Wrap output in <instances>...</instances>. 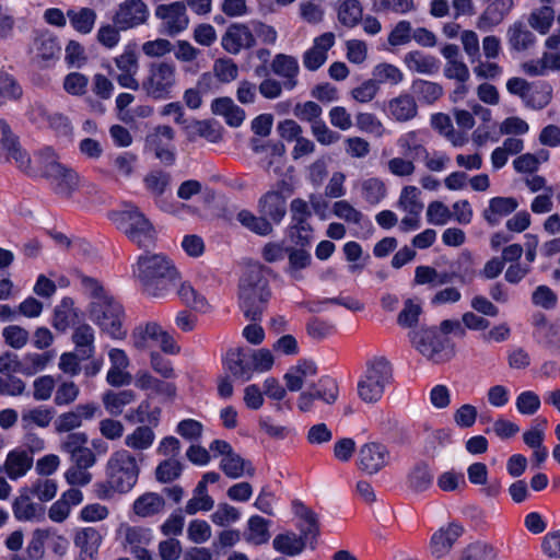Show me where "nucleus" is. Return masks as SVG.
I'll return each mask as SVG.
<instances>
[{"mask_svg":"<svg viewBox=\"0 0 560 560\" xmlns=\"http://www.w3.org/2000/svg\"><path fill=\"white\" fill-rule=\"evenodd\" d=\"M141 462V455L125 448L112 453L105 465L106 479L93 486L95 497L108 501L115 494L129 493L138 482Z\"/></svg>","mask_w":560,"mask_h":560,"instance_id":"nucleus-1","label":"nucleus"},{"mask_svg":"<svg viewBox=\"0 0 560 560\" xmlns=\"http://www.w3.org/2000/svg\"><path fill=\"white\" fill-rule=\"evenodd\" d=\"M133 275L141 282L144 292L152 298H165L179 279V273L163 254H143L133 266Z\"/></svg>","mask_w":560,"mask_h":560,"instance_id":"nucleus-2","label":"nucleus"},{"mask_svg":"<svg viewBox=\"0 0 560 560\" xmlns=\"http://www.w3.org/2000/svg\"><path fill=\"white\" fill-rule=\"evenodd\" d=\"M83 284L93 298L90 306L91 320L110 337H124L126 331L122 329L120 304L109 296L96 280L86 278Z\"/></svg>","mask_w":560,"mask_h":560,"instance_id":"nucleus-3","label":"nucleus"},{"mask_svg":"<svg viewBox=\"0 0 560 560\" xmlns=\"http://www.w3.org/2000/svg\"><path fill=\"white\" fill-rule=\"evenodd\" d=\"M269 298L270 290L262 266H249L240 283V304L245 317L259 319Z\"/></svg>","mask_w":560,"mask_h":560,"instance_id":"nucleus-4","label":"nucleus"},{"mask_svg":"<svg viewBox=\"0 0 560 560\" xmlns=\"http://www.w3.org/2000/svg\"><path fill=\"white\" fill-rule=\"evenodd\" d=\"M109 219L118 230L140 247L150 246L155 240V229L149 219L133 205L110 212Z\"/></svg>","mask_w":560,"mask_h":560,"instance_id":"nucleus-5","label":"nucleus"},{"mask_svg":"<svg viewBox=\"0 0 560 560\" xmlns=\"http://www.w3.org/2000/svg\"><path fill=\"white\" fill-rule=\"evenodd\" d=\"M176 84L177 71L175 63L160 60L149 63L140 86L149 97L162 101L172 97Z\"/></svg>","mask_w":560,"mask_h":560,"instance_id":"nucleus-6","label":"nucleus"},{"mask_svg":"<svg viewBox=\"0 0 560 560\" xmlns=\"http://www.w3.org/2000/svg\"><path fill=\"white\" fill-rule=\"evenodd\" d=\"M392 380V366L385 358L368 362L366 370L358 382V395L366 404L378 401Z\"/></svg>","mask_w":560,"mask_h":560,"instance_id":"nucleus-7","label":"nucleus"},{"mask_svg":"<svg viewBox=\"0 0 560 560\" xmlns=\"http://www.w3.org/2000/svg\"><path fill=\"white\" fill-rule=\"evenodd\" d=\"M130 342L133 348L140 351L150 350L154 346H159L167 354L174 355L180 352V347L173 336L155 322L138 325L131 332Z\"/></svg>","mask_w":560,"mask_h":560,"instance_id":"nucleus-8","label":"nucleus"},{"mask_svg":"<svg viewBox=\"0 0 560 560\" xmlns=\"http://www.w3.org/2000/svg\"><path fill=\"white\" fill-rule=\"evenodd\" d=\"M154 13L161 20V33L163 34L175 36L188 27L189 18L184 2L160 4L155 8Z\"/></svg>","mask_w":560,"mask_h":560,"instance_id":"nucleus-9","label":"nucleus"},{"mask_svg":"<svg viewBox=\"0 0 560 560\" xmlns=\"http://www.w3.org/2000/svg\"><path fill=\"white\" fill-rule=\"evenodd\" d=\"M338 395L339 389L337 382L329 376H324L312 387L300 394L298 408L303 412L311 411L316 399L331 405L337 400Z\"/></svg>","mask_w":560,"mask_h":560,"instance_id":"nucleus-10","label":"nucleus"},{"mask_svg":"<svg viewBox=\"0 0 560 560\" xmlns=\"http://www.w3.org/2000/svg\"><path fill=\"white\" fill-rule=\"evenodd\" d=\"M174 130L168 126H158L145 138L144 148L165 165L175 162Z\"/></svg>","mask_w":560,"mask_h":560,"instance_id":"nucleus-11","label":"nucleus"},{"mask_svg":"<svg viewBox=\"0 0 560 560\" xmlns=\"http://www.w3.org/2000/svg\"><path fill=\"white\" fill-rule=\"evenodd\" d=\"M115 65L119 71L116 77L121 88L138 90L140 83L137 80L139 71V60L136 44H128L124 47V51L115 58Z\"/></svg>","mask_w":560,"mask_h":560,"instance_id":"nucleus-12","label":"nucleus"},{"mask_svg":"<svg viewBox=\"0 0 560 560\" xmlns=\"http://www.w3.org/2000/svg\"><path fill=\"white\" fill-rule=\"evenodd\" d=\"M148 5L142 0H125L113 18L114 24L121 31H127L147 22Z\"/></svg>","mask_w":560,"mask_h":560,"instance_id":"nucleus-13","label":"nucleus"},{"mask_svg":"<svg viewBox=\"0 0 560 560\" xmlns=\"http://www.w3.org/2000/svg\"><path fill=\"white\" fill-rule=\"evenodd\" d=\"M336 44V35L332 32H325L313 38L311 47H308L302 56L303 66L308 71H316L328 59V51Z\"/></svg>","mask_w":560,"mask_h":560,"instance_id":"nucleus-14","label":"nucleus"},{"mask_svg":"<svg viewBox=\"0 0 560 560\" xmlns=\"http://www.w3.org/2000/svg\"><path fill=\"white\" fill-rule=\"evenodd\" d=\"M34 464V456L26 448L18 446L8 452L0 471H3L8 479L15 481L27 475Z\"/></svg>","mask_w":560,"mask_h":560,"instance_id":"nucleus-15","label":"nucleus"},{"mask_svg":"<svg viewBox=\"0 0 560 560\" xmlns=\"http://www.w3.org/2000/svg\"><path fill=\"white\" fill-rule=\"evenodd\" d=\"M413 347L428 360L440 362L444 348L438 331L433 328H421L410 334Z\"/></svg>","mask_w":560,"mask_h":560,"instance_id":"nucleus-16","label":"nucleus"},{"mask_svg":"<svg viewBox=\"0 0 560 560\" xmlns=\"http://www.w3.org/2000/svg\"><path fill=\"white\" fill-rule=\"evenodd\" d=\"M463 535V527L456 523H451L436 530L430 539L429 551L434 559L446 557L456 540Z\"/></svg>","mask_w":560,"mask_h":560,"instance_id":"nucleus-17","label":"nucleus"},{"mask_svg":"<svg viewBox=\"0 0 560 560\" xmlns=\"http://www.w3.org/2000/svg\"><path fill=\"white\" fill-rule=\"evenodd\" d=\"M389 462L385 445L371 442L361 446L358 455L359 467L368 474H376Z\"/></svg>","mask_w":560,"mask_h":560,"instance_id":"nucleus-18","label":"nucleus"},{"mask_svg":"<svg viewBox=\"0 0 560 560\" xmlns=\"http://www.w3.org/2000/svg\"><path fill=\"white\" fill-rule=\"evenodd\" d=\"M383 110L390 120L407 122L418 115V105L413 95L402 92L390 98Z\"/></svg>","mask_w":560,"mask_h":560,"instance_id":"nucleus-19","label":"nucleus"},{"mask_svg":"<svg viewBox=\"0 0 560 560\" xmlns=\"http://www.w3.org/2000/svg\"><path fill=\"white\" fill-rule=\"evenodd\" d=\"M27 487L19 490V495L12 502V512L20 522H40L45 518V508L34 502Z\"/></svg>","mask_w":560,"mask_h":560,"instance_id":"nucleus-20","label":"nucleus"},{"mask_svg":"<svg viewBox=\"0 0 560 560\" xmlns=\"http://www.w3.org/2000/svg\"><path fill=\"white\" fill-rule=\"evenodd\" d=\"M98 411L96 404L78 405L73 410L63 412L55 421V429L59 433L71 432L80 428L84 420L93 419Z\"/></svg>","mask_w":560,"mask_h":560,"instance_id":"nucleus-21","label":"nucleus"},{"mask_svg":"<svg viewBox=\"0 0 560 560\" xmlns=\"http://www.w3.org/2000/svg\"><path fill=\"white\" fill-rule=\"evenodd\" d=\"M83 492L78 488L63 491L48 509V517L54 523H63L68 520L73 508L83 502Z\"/></svg>","mask_w":560,"mask_h":560,"instance_id":"nucleus-22","label":"nucleus"},{"mask_svg":"<svg viewBox=\"0 0 560 560\" xmlns=\"http://www.w3.org/2000/svg\"><path fill=\"white\" fill-rule=\"evenodd\" d=\"M255 44V37L245 24L235 23L228 27L222 36L221 45L224 50L236 55L242 49L250 48Z\"/></svg>","mask_w":560,"mask_h":560,"instance_id":"nucleus-23","label":"nucleus"},{"mask_svg":"<svg viewBox=\"0 0 560 560\" xmlns=\"http://www.w3.org/2000/svg\"><path fill=\"white\" fill-rule=\"evenodd\" d=\"M270 67L272 72L282 79L284 90L292 91L296 88L300 66L295 57L278 54L273 57Z\"/></svg>","mask_w":560,"mask_h":560,"instance_id":"nucleus-24","label":"nucleus"},{"mask_svg":"<svg viewBox=\"0 0 560 560\" xmlns=\"http://www.w3.org/2000/svg\"><path fill=\"white\" fill-rule=\"evenodd\" d=\"M428 138L429 133L425 129L409 130L397 138L396 144L402 155L415 160L427 154Z\"/></svg>","mask_w":560,"mask_h":560,"instance_id":"nucleus-25","label":"nucleus"},{"mask_svg":"<svg viewBox=\"0 0 560 560\" xmlns=\"http://www.w3.org/2000/svg\"><path fill=\"white\" fill-rule=\"evenodd\" d=\"M170 182V174L162 171L150 172L143 178L145 189L152 195L156 206L165 212H174V205L163 198Z\"/></svg>","mask_w":560,"mask_h":560,"instance_id":"nucleus-26","label":"nucleus"},{"mask_svg":"<svg viewBox=\"0 0 560 560\" xmlns=\"http://www.w3.org/2000/svg\"><path fill=\"white\" fill-rule=\"evenodd\" d=\"M316 374L317 366L313 361L300 360L287 371L283 378L290 392H299L304 384L315 377Z\"/></svg>","mask_w":560,"mask_h":560,"instance_id":"nucleus-27","label":"nucleus"},{"mask_svg":"<svg viewBox=\"0 0 560 560\" xmlns=\"http://www.w3.org/2000/svg\"><path fill=\"white\" fill-rule=\"evenodd\" d=\"M258 208L261 215L278 224L287 213V196L278 190L267 191L259 199Z\"/></svg>","mask_w":560,"mask_h":560,"instance_id":"nucleus-28","label":"nucleus"},{"mask_svg":"<svg viewBox=\"0 0 560 560\" xmlns=\"http://www.w3.org/2000/svg\"><path fill=\"white\" fill-rule=\"evenodd\" d=\"M533 337L544 346H556L560 342V325L550 323L541 313H536L530 319Z\"/></svg>","mask_w":560,"mask_h":560,"instance_id":"nucleus-29","label":"nucleus"},{"mask_svg":"<svg viewBox=\"0 0 560 560\" xmlns=\"http://www.w3.org/2000/svg\"><path fill=\"white\" fill-rule=\"evenodd\" d=\"M103 541V536L95 527L80 528L74 535V545L80 549L83 560H93Z\"/></svg>","mask_w":560,"mask_h":560,"instance_id":"nucleus-30","label":"nucleus"},{"mask_svg":"<svg viewBox=\"0 0 560 560\" xmlns=\"http://www.w3.org/2000/svg\"><path fill=\"white\" fill-rule=\"evenodd\" d=\"M47 179L55 192L61 197H70L79 187L78 174L65 165L51 173Z\"/></svg>","mask_w":560,"mask_h":560,"instance_id":"nucleus-31","label":"nucleus"},{"mask_svg":"<svg viewBox=\"0 0 560 560\" xmlns=\"http://www.w3.org/2000/svg\"><path fill=\"white\" fill-rule=\"evenodd\" d=\"M404 63L411 72L431 75L439 71L440 62L431 55L419 50H412L404 56Z\"/></svg>","mask_w":560,"mask_h":560,"instance_id":"nucleus-32","label":"nucleus"},{"mask_svg":"<svg viewBox=\"0 0 560 560\" xmlns=\"http://www.w3.org/2000/svg\"><path fill=\"white\" fill-rule=\"evenodd\" d=\"M334 7L342 26L352 28L361 22L363 7L359 0H336Z\"/></svg>","mask_w":560,"mask_h":560,"instance_id":"nucleus-33","label":"nucleus"},{"mask_svg":"<svg viewBox=\"0 0 560 560\" xmlns=\"http://www.w3.org/2000/svg\"><path fill=\"white\" fill-rule=\"evenodd\" d=\"M165 508L164 498L155 492H145L139 495L132 503V511L139 517H151L161 512Z\"/></svg>","mask_w":560,"mask_h":560,"instance_id":"nucleus-34","label":"nucleus"},{"mask_svg":"<svg viewBox=\"0 0 560 560\" xmlns=\"http://www.w3.org/2000/svg\"><path fill=\"white\" fill-rule=\"evenodd\" d=\"M517 207L518 202L513 197H494L490 199L483 217L489 224L497 225L503 217L512 213Z\"/></svg>","mask_w":560,"mask_h":560,"instance_id":"nucleus-35","label":"nucleus"},{"mask_svg":"<svg viewBox=\"0 0 560 560\" xmlns=\"http://www.w3.org/2000/svg\"><path fill=\"white\" fill-rule=\"evenodd\" d=\"M223 364L234 377L243 382L252 378V366L245 361L242 349H230L223 358Z\"/></svg>","mask_w":560,"mask_h":560,"instance_id":"nucleus-36","label":"nucleus"},{"mask_svg":"<svg viewBox=\"0 0 560 560\" xmlns=\"http://www.w3.org/2000/svg\"><path fill=\"white\" fill-rule=\"evenodd\" d=\"M54 418L52 410L48 407L38 406L22 410L21 427L30 431L37 428H47Z\"/></svg>","mask_w":560,"mask_h":560,"instance_id":"nucleus-37","label":"nucleus"},{"mask_svg":"<svg viewBox=\"0 0 560 560\" xmlns=\"http://www.w3.org/2000/svg\"><path fill=\"white\" fill-rule=\"evenodd\" d=\"M294 515L298 517V527L305 539L316 536L318 524L316 514L300 501L292 503Z\"/></svg>","mask_w":560,"mask_h":560,"instance_id":"nucleus-38","label":"nucleus"},{"mask_svg":"<svg viewBox=\"0 0 560 560\" xmlns=\"http://www.w3.org/2000/svg\"><path fill=\"white\" fill-rule=\"evenodd\" d=\"M54 358V351L26 353L21 359L20 373L26 376H33L44 371Z\"/></svg>","mask_w":560,"mask_h":560,"instance_id":"nucleus-39","label":"nucleus"},{"mask_svg":"<svg viewBox=\"0 0 560 560\" xmlns=\"http://www.w3.org/2000/svg\"><path fill=\"white\" fill-rule=\"evenodd\" d=\"M244 537L250 545L266 544L270 539L269 521L259 515L249 517Z\"/></svg>","mask_w":560,"mask_h":560,"instance_id":"nucleus-40","label":"nucleus"},{"mask_svg":"<svg viewBox=\"0 0 560 560\" xmlns=\"http://www.w3.org/2000/svg\"><path fill=\"white\" fill-rule=\"evenodd\" d=\"M136 400V394L131 389L119 392H107L103 395V404L107 412L112 416H119L124 408Z\"/></svg>","mask_w":560,"mask_h":560,"instance_id":"nucleus-41","label":"nucleus"},{"mask_svg":"<svg viewBox=\"0 0 560 560\" xmlns=\"http://www.w3.org/2000/svg\"><path fill=\"white\" fill-rule=\"evenodd\" d=\"M372 77L378 88L382 84L398 85L405 80L404 72L397 66L387 62L374 66Z\"/></svg>","mask_w":560,"mask_h":560,"instance_id":"nucleus-42","label":"nucleus"},{"mask_svg":"<svg viewBox=\"0 0 560 560\" xmlns=\"http://www.w3.org/2000/svg\"><path fill=\"white\" fill-rule=\"evenodd\" d=\"M548 4L546 3V5L534 9L528 16L529 26L540 35H546L550 32L556 19L553 8Z\"/></svg>","mask_w":560,"mask_h":560,"instance_id":"nucleus-43","label":"nucleus"},{"mask_svg":"<svg viewBox=\"0 0 560 560\" xmlns=\"http://www.w3.org/2000/svg\"><path fill=\"white\" fill-rule=\"evenodd\" d=\"M360 187L362 198L370 205H378L387 194V188L383 179L378 177H369L361 180Z\"/></svg>","mask_w":560,"mask_h":560,"instance_id":"nucleus-44","label":"nucleus"},{"mask_svg":"<svg viewBox=\"0 0 560 560\" xmlns=\"http://www.w3.org/2000/svg\"><path fill=\"white\" fill-rule=\"evenodd\" d=\"M119 534L124 538V546L127 551L141 545H149L152 539L150 529L128 524H122L119 527Z\"/></svg>","mask_w":560,"mask_h":560,"instance_id":"nucleus-45","label":"nucleus"},{"mask_svg":"<svg viewBox=\"0 0 560 560\" xmlns=\"http://www.w3.org/2000/svg\"><path fill=\"white\" fill-rule=\"evenodd\" d=\"M155 440V434L149 425L137 427L125 436V445L136 452L149 450Z\"/></svg>","mask_w":560,"mask_h":560,"instance_id":"nucleus-46","label":"nucleus"},{"mask_svg":"<svg viewBox=\"0 0 560 560\" xmlns=\"http://www.w3.org/2000/svg\"><path fill=\"white\" fill-rule=\"evenodd\" d=\"M72 340L82 358H90L95 351L94 329L88 324H81L74 328Z\"/></svg>","mask_w":560,"mask_h":560,"instance_id":"nucleus-47","label":"nucleus"},{"mask_svg":"<svg viewBox=\"0 0 560 560\" xmlns=\"http://www.w3.org/2000/svg\"><path fill=\"white\" fill-rule=\"evenodd\" d=\"M220 468L223 472L233 479L241 478L244 475L252 476L254 468L249 462L243 459L238 454H230L228 457H222Z\"/></svg>","mask_w":560,"mask_h":560,"instance_id":"nucleus-48","label":"nucleus"},{"mask_svg":"<svg viewBox=\"0 0 560 560\" xmlns=\"http://www.w3.org/2000/svg\"><path fill=\"white\" fill-rule=\"evenodd\" d=\"M307 539L304 536L294 533L281 534L275 537L272 545L273 548L284 555L295 556L302 552Z\"/></svg>","mask_w":560,"mask_h":560,"instance_id":"nucleus-49","label":"nucleus"},{"mask_svg":"<svg viewBox=\"0 0 560 560\" xmlns=\"http://www.w3.org/2000/svg\"><path fill=\"white\" fill-rule=\"evenodd\" d=\"M408 487L415 492L428 490L433 482V474L427 464L416 465L408 474Z\"/></svg>","mask_w":560,"mask_h":560,"instance_id":"nucleus-50","label":"nucleus"},{"mask_svg":"<svg viewBox=\"0 0 560 560\" xmlns=\"http://www.w3.org/2000/svg\"><path fill=\"white\" fill-rule=\"evenodd\" d=\"M411 91L417 98L425 104L438 101L443 93L442 86L435 82L417 79L411 83Z\"/></svg>","mask_w":560,"mask_h":560,"instance_id":"nucleus-51","label":"nucleus"},{"mask_svg":"<svg viewBox=\"0 0 560 560\" xmlns=\"http://www.w3.org/2000/svg\"><path fill=\"white\" fill-rule=\"evenodd\" d=\"M67 16L71 26L81 34H89L93 30L96 21V13L89 8L69 10Z\"/></svg>","mask_w":560,"mask_h":560,"instance_id":"nucleus-52","label":"nucleus"},{"mask_svg":"<svg viewBox=\"0 0 560 560\" xmlns=\"http://www.w3.org/2000/svg\"><path fill=\"white\" fill-rule=\"evenodd\" d=\"M62 164L59 163L56 152L51 148H44L38 151L35 156V166L33 174H40L48 178V176L58 171Z\"/></svg>","mask_w":560,"mask_h":560,"instance_id":"nucleus-53","label":"nucleus"},{"mask_svg":"<svg viewBox=\"0 0 560 560\" xmlns=\"http://www.w3.org/2000/svg\"><path fill=\"white\" fill-rule=\"evenodd\" d=\"M177 295L183 303L196 311L206 312L208 310V302L206 298L188 281L180 282L177 289Z\"/></svg>","mask_w":560,"mask_h":560,"instance_id":"nucleus-54","label":"nucleus"},{"mask_svg":"<svg viewBox=\"0 0 560 560\" xmlns=\"http://www.w3.org/2000/svg\"><path fill=\"white\" fill-rule=\"evenodd\" d=\"M372 9L377 13L408 14L416 10L413 0H372Z\"/></svg>","mask_w":560,"mask_h":560,"instance_id":"nucleus-55","label":"nucleus"},{"mask_svg":"<svg viewBox=\"0 0 560 560\" xmlns=\"http://www.w3.org/2000/svg\"><path fill=\"white\" fill-rule=\"evenodd\" d=\"M508 39L511 47L517 51L525 50L535 43L534 34L522 23H514L509 27Z\"/></svg>","mask_w":560,"mask_h":560,"instance_id":"nucleus-56","label":"nucleus"},{"mask_svg":"<svg viewBox=\"0 0 560 560\" xmlns=\"http://www.w3.org/2000/svg\"><path fill=\"white\" fill-rule=\"evenodd\" d=\"M77 316L71 299H63L54 312L52 326L59 331H66Z\"/></svg>","mask_w":560,"mask_h":560,"instance_id":"nucleus-57","label":"nucleus"},{"mask_svg":"<svg viewBox=\"0 0 560 560\" xmlns=\"http://www.w3.org/2000/svg\"><path fill=\"white\" fill-rule=\"evenodd\" d=\"M551 97L552 89L549 84H532L524 104L533 109H541L550 103Z\"/></svg>","mask_w":560,"mask_h":560,"instance_id":"nucleus-58","label":"nucleus"},{"mask_svg":"<svg viewBox=\"0 0 560 560\" xmlns=\"http://www.w3.org/2000/svg\"><path fill=\"white\" fill-rule=\"evenodd\" d=\"M450 281L451 277L448 273H439L434 268L430 266H418L415 270V284H429L431 287H439L446 284Z\"/></svg>","mask_w":560,"mask_h":560,"instance_id":"nucleus-59","label":"nucleus"},{"mask_svg":"<svg viewBox=\"0 0 560 560\" xmlns=\"http://www.w3.org/2000/svg\"><path fill=\"white\" fill-rule=\"evenodd\" d=\"M421 191L416 186H405L401 189L398 207L406 213H421L423 203L420 199Z\"/></svg>","mask_w":560,"mask_h":560,"instance_id":"nucleus-60","label":"nucleus"},{"mask_svg":"<svg viewBox=\"0 0 560 560\" xmlns=\"http://www.w3.org/2000/svg\"><path fill=\"white\" fill-rule=\"evenodd\" d=\"M30 493L37 498L40 502L51 501L58 492V483L55 479L50 478H37L30 487H27Z\"/></svg>","mask_w":560,"mask_h":560,"instance_id":"nucleus-61","label":"nucleus"},{"mask_svg":"<svg viewBox=\"0 0 560 560\" xmlns=\"http://www.w3.org/2000/svg\"><path fill=\"white\" fill-rule=\"evenodd\" d=\"M214 501L208 494V490L203 483H198L194 490L192 498L187 502L185 512L194 515L199 511H210L213 508Z\"/></svg>","mask_w":560,"mask_h":560,"instance_id":"nucleus-62","label":"nucleus"},{"mask_svg":"<svg viewBox=\"0 0 560 560\" xmlns=\"http://www.w3.org/2000/svg\"><path fill=\"white\" fill-rule=\"evenodd\" d=\"M355 125L359 130L366 133H371L378 138L387 133V130L383 122L373 113H358L355 116Z\"/></svg>","mask_w":560,"mask_h":560,"instance_id":"nucleus-63","label":"nucleus"},{"mask_svg":"<svg viewBox=\"0 0 560 560\" xmlns=\"http://www.w3.org/2000/svg\"><path fill=\"white\" fill-rule=\"evenodd\" d=\"M160 413L159 408L151 409L149 401H142L136 409L126 415V419L131 422L148 423L155 427L159 423Z\"/></svg>","mask_w":560,"mask_h":560,"instance_id":"nucleus-64","label":"nucleus"}]
</instances>
